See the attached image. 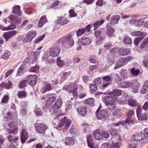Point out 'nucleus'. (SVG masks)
I'll list each match as a JSON object with an SVG mask.
<instances>
[{
    "label": "nucleus",
    "instance_id": "nucleus-10",
    "mask_svg": "<svg viewBox=\"0 0 148 148\" xmlns=\"http://www.w3.org/2000/svg\"><path fill=\"white\" fill-rule=\"evenodd\" d=\"M140 88V83L137 80L134 79L131 82L130 88L132 92L134 93L137 92Z\"/></svg>",
    "mask_w": 148,
    "mask_h": 148
},
{
    "label": "nucleus",
    "instance_id": "nucleus-5",
    "mask_svg": "<svg viewBox=\"0 0 148 148\" xmlns=\"http://www.w3.org/2000/svg\"><path fill=\"white\" fill-rule=\"evenodd\" d=\"M117 136L119 139V142H112V146L108 143H103L102 144L101 148H120L122 145V140L119 135Z\"/></svg>",
    "mask_w": 148,
    "mask_h": 148
},
{
    "label": "nucleus",
    "instance_id": "nucleus-1",
    "mask_svg": "<svg viewBox=\"0 0 148 148\" xmlns=\"http://www.w3.org/2000/svg\"><path fill=\"white\" fill-rule=\"evenodd\" d=\"M13 114L12 112H8L5 116L4 120L6 122V124L8 127L7 128V131L10 134L13 133L16 134L18 132V128L17 127V125L13 122L11 119L13 118Z\"/></svg>",
    "mask_w": 148,
    "mask_h": 148
},
{
    "label": "nucleus",
    "instance_id": "nucleus-13",
    "mask_svg": "<svg viewBox=\"0 0 148 148\" xmlns=\"http://www.w3.org/2000/svg\"><path fill=\"white\" fill-rule=\"evenodd\" d=\"M26 79L27 82L31 85H34L37 82V77L35 75H30L27 76Z\"/></svg>",
    "mask_w": 148,
    "mask_h": 148
},
{
    "label": "nucleus",
    "instance_id": "nucleus-49",
    "mask_svg": "<svg viewBox=\"0 0 148 148\" xmlns=\"http://www.w3.org/2000/svg\"><path fill=\"white\" fill-rule=\"evenodd\" d=\"M104 22V21L103 20H101L100 21H97L93 25L94 27V29H95L98 28L99 26L103 24Z\"/></svg>",
    "mask_w": 148,
    "mask_h": 148
},
{
    "label": "nucleus",
    "instance_id": "nucleus-43",
    "mask_svg": "<svg viewBox=\"0 0 148 148\" xmlns=\"http://www.w3.org/2000/svg\"><path fill=\"white\" fill-rule=\"evenodd\" d=\"M109 131L110 132L111 134L113 136H115L116 135V137L117 138V139L118 140L117 142H119V139L118 138V137L117 136L118 135H119L118 134L117 135V134L118 133V131L117 130H116L113 129H109ZM120 138H121V136Z\"/></svg>",
    "mask_w": 148,
    "mask_h": 148
},
{
    "label": "nucleus",
    "instance_id": "nucleus-36",
    "mask_svg": "<svg viewBox=\"0 0 148 148\" xmlns=\"http://www.w3.org/2000/svg\"><path fill=\"white\" fill-rule=\"evenodd\" d=\"M25 66L24 64L21 65L19 67L17 72L16 76H20L23 74L25 71Z\"/></svg>",
    "mask_w": 148,
    "mask_h": 148
},
{
    "label": "nucleus",
    "instance_id": "nucleus-40",
    "mask_svg": "<svg viewBox=\"0 0 148 148\" xmlns=\"http://www.w3.org/2000/svg\"><path fill=\"white\" fill-rule=\"evenodd\" d=\"M87 140L88 146L91 148H92L93 147L94 145L92 137L91 135H89L88 136Z\"/></svg>",
    "mask_w": 148,
    "mask_h": 148
},
{
    "label": "nucleus",
    "instance_id": "nucleus-61",
    "mask_svg": "<svg viewBox=\"0 0 148 148\" xmlns=\"http://www.w3.org/2000/svg\"><path fill=\"white\" fill-rule=\"evenodd\" d=\"M27 93L24 91H19L18 94V96L20 98L25 97Z\"/></svg>",
    "mask_w": 148,
    "mask_h": 148
},
{
    "label": "nucleus",
    "instance_id": "nucleus-20",
    "mask_svg": "<svg viewBox=\"0 0 148 148\" xmlns=\"http://www.w3.org/2000/svg\"><path fill=\"white\" fill-rule=\"evenodd\" d=\"M9 18L11 21V24L10 25H12L14 26L15 29L16 28V25L18 22V20L17 17L15 15H12L9 16Z\"/></svg>",
    "mask_w": 148,
    "mask_h": 148
},
{
    "label": "nucleus",
    "instance_id": "nucleus-12",
    "mask_svg": "<svg viewBox=\"0 0 148 148\" xmlns=\"http://www.w3.org/2000/svg\"><path fill=\"white\" fill-rule=\"evenodd\" d=\"M50 56L53 57L58 56L60 51V49L58 47H51L49 49Z\"/></svg>",
    "mask_w": 148,
    "mask_h": 148
},
{
    "label": "nucleus",
    "instance_id": "nucleus-55",
    "mask_svg": "<svg viewBox=\"0 0 148 148\" xmlns=\"http://www.w3.org/2000/svg\"><path fill=\"white\" fill-rule=\"evenodd\" d=\"M41 51L38 50H36L34 53V58L33 59L32 62L33 63L35 62L37 60V57L40 54Z\"/></svg>",
    "mask_w": 148,
    "mask_h": 148
},
{
    "label": "nucleus",
    "instance_id": "nucleus-47",
    "mask_svg": "<svg viewBox=\"0 0 148 148\" xmlns=\"http://www.w3.org/2000/svg\"><path fill=\"white\" fill-rule=\"evenodd\" d=\"M27 82V80L23 79L21 80L19 82L18 87L20 88H23L26 86Z\"/></svg>",
    "mask_w": 148,
    "mask_h": 148
},
{
    "label": "nucleus",
    "instance_id": "nucleus-56",
    "mask_svg": "<svg viewBox=\"0 0 148 148\" xmlns=\"http://www.w3.org/2000/svg\"><path fill=\"white\" fill-rule=\"evenodd\" d=\"M27 35L29 36L32 40L36 35V32L34 31H30L27 34Z\"/></svg>",
    "mask_w": 148,
    "mask_h": 148
},
{
    "label": "nucleus",
    "instance_id": "nucleus-19",
    "mask_svg": "<svg viewBox=\"0 0 148 148\" xmlns=\"http://www.w3.org/2000/svg\"><path fill=\"white\" fill-rule=\"evenodd\" d=\"M78 114L81 116H84L86 113L87 108L84 106H80L77 109Z\"/></svg>",
    "mask_w": 148,
    "mask_h": 148
},
{
    "label": "nucleus",
    "instance_id": "nucleus-17",
    "mask_svg": "<svg viewBox=\"0 0 148 148\" xmlns=\"http://www.w3.org/2000/svg\"><path fill=\"white\" fill-rule=\"evenodd\" d=\"M28 135L26 130L24 129H23L21 134V140L22 143H24L27 139Z\"/></svg>",
    "mask_w": 148,
    "mask_h": 148
},
{
    "label": "nucleus",
    "instance_id": "nucleus-18",
    "mask_svg": "<svg viewBox=\"0 0 148 148\" xmlns=\"http://www.w3.org/2000/svg\"><path fill=\"white\" fill-rule=\"evenodd\" d=\"M144 21L142 19H138L136 20H130V23L132 25H135L136 26L140 27L144 23Z\"/></svg>",
    "mask_w": 148,
    "mask_h": 148
},
{
    "label": "nucleus",
    "instance_id": "nucleus-31",
    "mask_svg": "<svg viewBox=\"0 0 148 148\" xmlns=\"http://www.w3.org/2000/svg\"><path fill=\"white\" fill-rule=\"evenodd\" d=\"M125 63L123 58H121L117 60L115 64L114 68L117 69L121 67Z\"/></svg>",
    "mask_w": 148,
    "mask_h": 148
},
{
    "label": "nucleus",
    "instance_id": "nucleus-59",
    "mask_svg": "<svg viewBox=\"0 0 148 148\" xmlns=\"http://www.w3.org/2000/svg\"><path fill=\"white\" fill-rule=\"evenodd\" d=\"M138 120L141 121L143 120H146L147 118V115L145 114H141L138 116H137Z\"/></svg>",
    "mask_w": 148,
    "mask_h": 148
},
{
    "label": "nucleus",
    "instance_id": "nucleus-53",
    "mask_svg": "<svg viewBox=\"0 0 148 148\" xmlns=\"http://www.w3.org/2000/svg\"><path fill=\"white\" fill-rule=\"evenodd\" d=\"M39 67L37 65H36L35 66H33L31 67L29 70L31 72L37 73L38 72L39 70Z\"/></svg>",
    "mask_w": 148,
    "mask_h": 148
},
{
    "label": "nucleus",
    "instance_id": "nucleus-29",
    "mask_svg": "<svg viewBox=\"0 0 148 148\" xmlns=\"http://www.w3.org/2000/svg\"><path fill=\"white\" fill-rule=\"evenodd\" d=\"M140 48L145 49H148V37L145 38L143 40L140 46Z\"/></svg>",
    "mask_w": 148,
    "mask_h": 148
},
{
    "label": "nucleus",
    "instance_id": "nucleus-8",
    "mask_svg": "<svg viewBox=\"0 0 148 148\" xmlns=\"http://www.w3.org/2000/svg\"><path fill=\"white\" fill-rule=\"evenodd\" d=\"M99 108L96 111V114L97 118L99 119H101L103 121L108 120L109 119L107 111L104 110H102L99 112Z\"/></svg>",
    "mask_w": 148,
    "mask_h": 148
},
{
    "label": "nucleus",
    "instance_id": "nucleus-28",
    "mask_svg": "<svg viewBox=\"0 0 148 148\" xmlns=\"http://www.w3.org/2000/svg\"><path fill=\"white\" fill-rule=\"evenodd\" d=\"M13 12L14 13L16 14L19 16L21 15L22 13L20 10V7L19 5H16L14 6L13 8Z\"/></svg>",
    "mask_w": 148,
    "mask_h": 148
},
{
    "label": "nucleus",
    "instance_id": "nucleus-51",
    "mask_svg": "<svg viewBox=\"0 0 148 148\" xmlns=\"http://www.w3.org/2000/svg\"><path fill=\"white\" fill-rule=\"evenodd\" d=\"M86 32V30L84 28L79 29L76 32V35L77 37L80 36Z\"/></svg>",
    "mask_w": 148,
    "mask_h": 148
},
{
    "label": "nucleus",
    "instance_id": "nucleus-60",
    "mask_svg": "<svg viewBox=\"0 0 148 148\" xmlns=\"http://www.w3.org/2000/svg\"><path fill=\"white\" fill-rule=\"evenodd\" d=\"M94 102V99L91 98L86 99L84 100V103L89 104H92Z\"/></svg>",
    "mask_w": 148,
    "mask_h": 148
},
{
    "label": "nucleus",
    "instance_id": "nucleus-35",
    "mask_svg": "<svg viewBox=\"0 0 148 148\" xmlns=\"http://www.w3.org/2000/svg\"><path fill=\"white\" fill-rule=\"evenodd\" d=\"M93 136L95 139L98 140L102 139L101 132H100L98 130L95 131L93 133Z\"/></svg>",
    "mask_w": 148,
    "mask_h": 148
},
{
    "label": "nucleus",
    "instance_id": "nucleus-34",
    "mask_svg": "<svg viewBox=\"0 0 148 148\" xmlns=\"http://www.w3.org/2000/svg\"><path fill=\"white\" fill-rule=\"evenodd\" d=\"M130 50L129 49H126L125 48H121L118 51V53L120 55L125 56L129 53Z\"/></svg>",
    "mask_w": 148,
    "mask_h": 148
},
{
    "label": "nucleus",
    "instance_id": "nucleus-24",
    "mask_svg": "<svg viewBox=\"0 0 148 148\" xmlns=\"http://www.w3.org/2000/svg\"><path fill=\"white\" fill-rule=\"evenodd\" d=\"M107 30L106 31V34L108 36L110 37H112L115 36L114 32L115 30L112 27H108V24L107 26Z\"/></svg>",
    "mask_w": 148,
    "mask_h": 148
},
{
    "label": "nucleus",
    "instance_id": "nucleus-6",
    "mask_svg": "<svg viewBox=\"0 0 148 148\" xmlns=\"http://www.w3.org/2000/svg\"><path fill=\"white\" fill-rule=\"evenodd\" d=\"M59 42L63 43L71 47L74 44V39L71 34L66 36L59 40Z\"/></svg>",
    "mask_w": 148,
    "mask_h": 148
},
{
    "label": "nucleus",
    "instance_id": "nucleus-30",
    "mask_svg": "<svg viewBox=\"0 0 148 148\" xmlns=\"http://www.w3.org/2000/svg\"><path fill=\"white\" fill-rule=\"evenodd\" d=\"M120 18V16L118 15L112 16L110 18V23L112 24L117 23Z\"/></svg>",
    "mask_w": 148,
    "mask_h": 148
},
{
    "label": "nucleus",
    "instance_id": "nucleus-21",
    "mask_svg": "<svg viewBox=\"0 0 148 148\" xmlns=\"http://www.w3.org/2000/svg\"><path fill=\"white\" fill-rule=\"evenodd\" d=\"M64 143L66 145L70 146L74 145L75 143L74 140L72 138L68 137L63 139Z\"/></svg>",
    "mask_w": 148,
    "mask_h": 148
},
{
    "label": "nucleus",
    "instance_id": "nucleus-64",
    "mask_svg": "<svg viewBox=\"0 0 148 148\" xmlns=\"http://www.w3.org/2000/svg\"><path fill=\"white\" fill-rule=\"evenodd\" d=\"M143 63L145 67H148V57H145L144 58Z\"/></svg>",
    "mask_w": 148,
    "mask_h": 148
},
{
    "label": "nucleus",
    "instance_id": "nucleus-63",
    "mask_svg": "<svg viewBox=\"0 0 148 148\" xmlns=\"http://www.w3.org/2000/svg\"><path fill=\"white\" fill-rule=\"evenodd\" d=\"M10 55L11 53L10 51H7L3 55L2 58L4 60H7L9 58Z\"/></svg>",
    "mask_w": 148,
    "mask_h": 148
},
{
    "label": "nucleus",
    "instance_id": "nucleus-11",
    "mask_svg": "<svg viewBox=\"0 0 148 148\" xmlns=\"http://www.w3.org/2000/svg\"><path fill=\"white\" fill-rule=\"evenodd\" d=\"M47 127L45 125L41 123L37 124L35 126V129L36 131L39 134L44 133Z\"/></svg>",
    "mask_w": 148,
    "mask_h": 148
},
{
    "label": "nucleus",
    "instance_id": "nucleus-54",
    "mask_svg": "<svg viewBox=\"0 0 148 148\" xmlns=\"http://www.w3.org/2000/svg\"><path fill=\"white\" fill-rule=\"evenodd\" d=\"M144 37H139L136 38L134 40L133 43L136 46H137L140 43L142 39Z\"/></svg>",
    "mask_w": 148,
    "mask_h": 148
},
{
    "label": "nucleus",
    "instance_id": "nucleus-48",
    "mask_svg": "<svg viewBox=\"0 0 148 148\" xmlns=\"http://www.w3.org/2000/svg\"><path fill=\"white\" fill-rule=\"evenodd\" d=\"M120 75L123 79H125L127 78V72L126 70L124 69L122 70Z\"/></svg>",
    "mask_w": 148,
    "mask_h": 148
},
{
    "label": "nucleus",
    "instance_id": "nucleus-26",
    "mask_svg": "<svg viewBox=\"0 0 148 148\" xmlns=\"http://www.w3.org/2000/svg\"><path fill=\"white\" fill-rule=\"evenodd\" d=\"M122 93L121 90L117 89H115L113 90L112 92H107V94L110 95H114L119 96Z\"/></svg>",
    "mask_w": 148,
    "mask_h": 148
},
{
    "label": "nucleus",
    "instance_id": "nucleus-7",
    "mask_svg": "<svg viewBox=\"0 0 148 148\" xmlns=\"http://www.w3.org/2000/svg\"><path fill=\"white\" fill-rule=\"evenodd\" d=\"M63 89L72 93L73 97L75 98L77 97V88L74 84L71 83L69 85L65 86L63 87Z\"/></svg>",
    "mask_w": 148,
    "mask_h": 148
},
{
    "label": "nucleus",
    "instance_id": "nucleus-3",
    "mask_svg": "<svg viewBox=\"0 0 148 148\" xmlns=\"http://www.w3.org/2000/svg\"><path fill=\"white\" fill-rule=\"evenodd\" d=\"M118 101V99L115 97L109 96H106L103 101L109 110H112L116 107L115 102Z\"/></svg>",
    "mask_w": 148,
    "mask_h": 148
},
{
    "label": "nucleus",
    "instance_id": "nucleus-23",
    "mask_svg": "<svg viewBox=\"0 0 148 148\" xmlns=\"http://www.w3.org/2000/svg\"><path fill=\"white\" fill-rule=\"evenodd\" d=\"M28 22L29 21L28 20L23 21L21 25V27L26 29H29L32 28L33 26V23L28 24Z\"/></svg>",
    "mask_w": 148,
    "mask_h": 148
},
{
    "label": "nucleus",
    "instance_id": "nucleus-37",
    "mask_svg": "<svg viewBox=\"0 0 148 148\" xmlns=\"http://www.w3.org/2000/svg\"><path fill=\"white\" fill-rule=\"evenodd\" d=\"M12 85V83L10 81H8L7 82L3 83L0 85V87L1 88L5 87L7 89L11 88Z\"/></svg>",
    "mask_w": 148,
    "mask_h": 148
},
{
    "label": "nucleus",
    "instance_id": "nucleus-42",
    "mask_svg": "<svg viewBox=\"0 0 148 148\" xmlns=\"http://www.w3.org/2000/svg\"><path fill=\"white\" fill-rule=\"evenodd\" d=\"M56 63L57 66L60 68L62 67L65 64L64 61L60 58H57Z\"/></svg>",
    "mask_w": 148,
    "mask_h": 148
},
{
    "label": "nucleus",
    "instance_id": "nucleus-33",
    "mask_svg": "<svg viewBox=\"0 0 148 148\" xmlns=\"http://www.w3.org/2000/svg\"><path fill=\"white\" fill-rule=\"evenodd\" d=\"M47 22L46 17L45 16L41 17L38 24L39 27H42Z\"/></svg>",
    "mask_w": 148,
    "mask_h": 148
},
{
    "label": "nucleus",
    "instance_id": "nucleus-50",
    "mask_svg": "<svg viewBox=\"0 0 148 148\" xmlns=\"http://www.w3.org/2000/svg\"><path fill=\"white\" fill-rule=\"evenodd\" d=\"M102 139L108 138L110 136L109 133L107 131H104L101 132Z\"/></svg>",
    "mask_w": 148,
    "mask_h": 148
},
{
    "label": "nucleus",
    "instance_id": "nucleus-15",
    "mask_svg": "<svg viewBox=\"0 0 148 148\" xmlns=\"http://www.w3.org/2000/svg\"><path fill=\"white\" fill-rule=\"evenodd\" d=\"M142 132H139L133 136L131 138L133 140L140 142L144 140V137L143 136Z\"/></svg>",
    "mask_w": 148,
    "mask_h": 148
},
{
    "label": "nucleus",
    "instance_id": "nucleus-62",
    "mask_svg": "<svg viewBox=\"0 0 148 148\" xmlns=\"http://www.w3.org/2000/svg\"><path fill=\"white\" fill-rule=\"evenodd\" d=\"M51 87L50 85L49 84H47L43 88V91H42V92L44 93L47 91H49L51 90Z\"/></svg>",
    "mask_w": 148,
    "mask_h": 148
},
{
    "label": "nucleus",
    "instance_id": "nucleus-2",
    "mask_svg": "<svg viewBox=\"0 0 148 148\" xmlns=\"http://www.w3.org/2000/svg\"><path fill=\"white\" fill-rule=\"evenodd\" d=\"M62 104V100L58 99L56 100L55 104L53 105L52 108L49 111L54 116L55 121L58 119L59 117L61 114V113L58 109L61 107Z\"/></svg>",
    "mask_w": 148,
    "mask_h": 148
},
{
    "label": "nucleus",
    "instance_id": "nucleus-46",
    "mask_svg": "<svg viewBox=\"0 0 148 148\" xmlns=\"http://www.w3.org/2000/svg\"><path fill=\"white\" fill-rule=\"evenodd\" d=\"M144 35V33L142 32L139 31H134L130 34V35L132 36H141Z\"/></svg>",
    "mask_w": 148,
    "mask_h": 148
},
{
    "label": "nucleus",
    "instance_id": "nucleus-52",
    "mask_svg": "<svg viewBox=\"0 0 148 148\" xmlns=\"http://www.w3.org/2000/svg\"><path fill=\"white\" fill-rule=\"evenodd\" d=\"M56 99V98L55 97H49L47 101V105H51L55 101Z\"/></svg>",
    "mask_w": 148,
    "mask_h": 148
},
{
    "label": "nucleus",
    "instance_id": "nucleus-44",
    "mask_svg": "<svg viewBox=\"0 0 148 148\" xmlns=\"http://www.w3.org/2000/svg\"><path fill=\"white\" fill-rule=\"evenodd\" d=\"M123 42L125 44L130 45L132 43V40L130 37L125 36L123 38Z\"/></svg>",
    "mask_w": 148,
    "mask_h": 148
},
{
    "label": "nucleus",
    "instance_id": "nucleus-32",
    "mask_svg": "<svg viewBox=\"0 0 148 148\" xmlns=\"http://www.w3.org/2000/svg\"><path fill=\"white\" fill-rule=\"evenodd\" d=\"M15 29L14 26L12 25H9L8 27H5L3 25L0 24V29L3 31H8L10 30L14 29Z\"/></svg>",
    "mask_w": 148,
    "mask_h": 148
},
{
    "label": "nucleus",
    "instance_id": "nucleus-38",
    "mask_svg": "<svg viewBox=\"0 0 148 148\" xmlns=\"http://www.w3.org/2000/svg\"><path fill=\"white\" fill-rule=\"evenodd\" d=\"M130 99L129 96L127 94H125L124 95V98L122 99L119 100V102L121 104L128 103V100Z\"/></svg>",
    "mask_w": 148,
    "mask_h": 148
},
{
    "label": "nucleus",
    "instance_id": "nucleus-9",
    "mask_svg": "<svg viewBox=\"0 0 148 148\" xmlns=\"http://www.w3.org/2000/svg\"><path fill=\"white\" fill-rule=\"evenodd\" d=\"M17 33L16 30H12L4 32L3 37L5 42L8 41L9 39L13 38Z\"/></svg>",
    "mask_w": 148,
    "mask_h": 148
},
{
    "label": "nucleus",
    "instance_id": "nucleus-16",
    "mask_svg": "<svg viewBox=\"0 0 148 148\" xmlns=\"http://www.w3.org/2000/svg\"><path fill=\"white\" fill-rule=\"evenodd\" d=\"M70 74L71 72H70L65 73L63 74L61 76L60 82L58 79H56L53 81L54 83L56 84L62 82L63 81L65 80L68 76L70 75Z\"/></svg>",
    "mask_w": 148,
    "mask_h": 148
},
{
    "label": "nucleus",
    "instance_id": "nucleus-25",
    "mask_svg": "<svg viewBox=\"0 0 148 148\" xmlns=\"http://www.w3.org/2000/svg\"><path fill=\"white\" fill-rule=\"evenodd\" d=\"M131 82L124 81L119 83L118 86L120 88H127L129 87L131 85Z\"/></svg>",
    "mask_w": 148,
    "mask_h": 148
},
{
    "label": "nucleus",
    "instance_id": "nucleus-22",
    "mask_svg": "<svg viewBox=\"0 0 148 148\" xmlns=\"http://www.w3.org/2000/svg\"><path fill=\"white\" fill-rule=\"evenodd\" d=\"M68 22V20L66 18L63 17H59L55 21V23H56L61 25H63L67 23Z\"/></svg>",
    "mask_w": 148,
    "mask_h": 148
},
{
    "label": "nucleus",
    "instance_id": "nucleus-39",
    "mask_svg": "<svg viewBox=\"0 0 148 148\" xmlns=\"http://www.w3.org/2000/svg\"><path fill=\"white\" fill-rule=\"evenodd\" d=\"M128 105L132 107H135L138 106V103L134 99H130L128 101Z\"/></svg>",
    "mask_w": 148,
    "mask_h": 148
},
{
    "label": "nucleus",
    "instance_id": "nucleus-41",
    "mask_svg": "<svg viewBox=\"0 0 148 148\" xmlns=\"http://www.w3.org/2000/svg\"><path fill=\"white\" fill-rule=\"evenodd\" d=\"M18 138V137L13 136L11 135H9L8 137V139L9 141L12 143H16Z\"/></svg>",
    "mask_w": 148,
    "mask_h": 148
},
{
    "label": "nucleus",
    "instance_id": "nucleus-58",
    "mask_svg": "<svg viewBox=\"0 0 148 148\" xmlns=\"http://www.w3.org/2000/svg\"><path fill=\"white\" fill-rule=\"evenodd\" d=\"M90 90L91 93L95 91L97 89L96 86L95 84H91L89 85Z\"/></svg>",
    "mask_w": 148,
    "mask_h": 148
},
{
    "label": "nucleus",
    "instance_id": "nucleus-4",
    "mask_svg": "<svg viewBox=\"0 0 148 148\" xmlns=\"http://www.w3.org/2000/svg\"><path fill=\"white\" fill-rule=\"evenodd\" d=\"M72 123V121L70 119H68L66 117L62 118L60 121L58 125L56 128L58 130H66L68 129Z\"/></svg>",
    "mask_w": 148,
    "mask_h": 148
},
{
    "label": "nucleus",
    "instance_id": "nucleus-45",
    "mask_svg": "<svg viewBox=\"0 0 148 148\" xmlns=\"http://www.w3.org/2000/svg\"><path fill=\"white\" fill-rule=\"evenodd\" d=\"M130 73L133 76H136L140 73V71L137 69L133 67L130 70Z\"/></svg>",
    "mask_w": 148,
    "mask_h": 148
},
{
    "label": "nucleus",
    "instance_id": "nucleus-27",
    "mask_svg": "<svg viewBox=\"0 0 148 148\" xmlns=\"http://www.w3.org/2000/svg\"><path fill=\"white\" fill-rule=\"evenodd\" d=\"M148 91V80L146 81L144 85L141 88L140 90V92L141 94H144Z\"/></svg>",
    "mask_w": 148,
    "mask_h": 148
},
{
    "label": "nucleus",
    "instance_id": "nucleus-57",
    "mask_svg": "<svg viewBox=\"0 0 148 148\" xmlns=\"http://www.w3.org/2000/svg\"><path fill=\"white\" fill-rule=\"evenodd\" d=\"M50 56V55L49 51L48 52L47 51H45L44 53V55L42 56V60L45 61L47 60V59Z\"/></svg>",
    "mask_w": 148,
    "mask_h": 148
},
{
    "label": "nucleus",
    "instance_id": "nucleus-14",
    "mask_svg": "<svg viewBox=\"0 0 148 148\" xmlns=\"http://www.w3.org/2000/svg\"><path fill=\"white\" fill-rule=\"evenodd\" d=\"M91 42L92 40L90 38L85 37H82L81 39L78 40L79 44L84 46L89 44Z\"/></svg>",
    "mask_w": 148,
    "mask_h": 148
}]
</instances>
